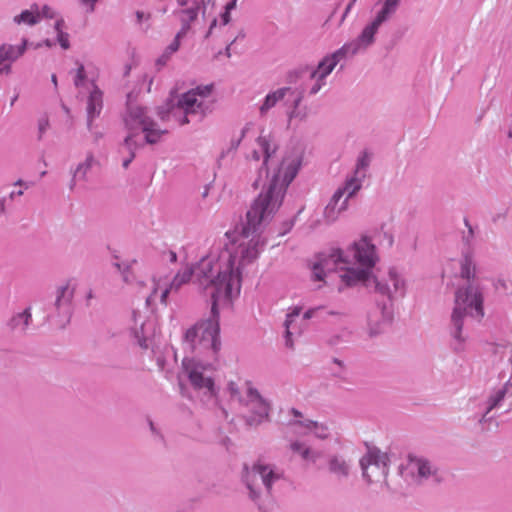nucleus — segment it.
<instances>
[{"label":"nucleus","mask_w":512,"mask_h":512,"mask_svg":"<svg viewBox=\"0 0 512 512\" xmlns=\"http://www.w3.org/2000/svg\"><path fill=\"white\" fill-rule=\"evenodd\" d=\"M279 142L275 135L264 130L255 139L247 160L254 163L259 177L265 174L262 191L246 214L238 238L222 247L213 244L195 267L187 266L168 279L171 292H177L192 276L211 297L210 316L197 322L184 335V344L191 351H199L214 357L220 349L219 312L229 307L241 290L242 273L254 263L266 244L262 235L265 226L278 211L288 186L297 176L303 161V151L294 147L281 157L276 155Z\"/></svg>","instance_id":"f257e3e1"},{"label":"nucleus","mask_w":512,"mask_h":512,"mask_svg":"<svg viewBox=\"0 0 512 512\" xmlns=\"http://www.w3.org/2000/svg\"><path fill=\"white\" fill-rule=\"evenodd\" d=\"M379 261L376 246L368 236H362L346 249L332 248L320 255L312 265L311 279L318 288L325 282L328 273H338L345 287L363 284L373 275L372 269Z\"/></svg>","instance_id":"f03ea898"},{"label":"nucleus","mask_w":512,"mask_h":512,"mask_svg":"<svg viewBox=\"0 0 512 512\" xmlns=\"http://www.w3.org/2000/svg\"><path fill=\"white\" fill-rule=\"evenodd\" d=\"M475 266L469 256L461 260H453L445 265L443 276L459 274L466 281L455 293V303L451 314L449 331L452 337V347L456 352L466 349L468 333L463 329L464 317L480 320L484 316L483 294L478 280L474 276Z\"/></svg>","instance_id":"7ed1b4c3"},{"label":"nucleus","mask_w":512,"mask_h":512,"mask_svg":"<svg viewBox=\"0 0 512 512\" xmlns=\"http://www.w3.org/2000/svg\"><path fill=\"white\" fill-rule=\"evenodd\" d=\"M391 4L392 3L386 2L382 11L371 18L355 39L346 42L339 49L322 58L317 67L312 70L310 74V95L317 94L326 85L327 77L332 73L338 63L360 52L366 51L375 43L376 35L380 27L394 10V5Z\"/></svg>","instance_id":"20e7f679"},{"label":"nucleus","mask_w":512,"mask_h":512,"mask_svg":"<svg viewBox=\"0 0 512 512\" xmlns=\"http://www.w3.org/2000/svg\"><path fill=\"white\" fill-rule=\"evenodd\" d=\"M215 104L212 85L197 86L185 93L172 95L166 104V111H160L162 120L175 119L179 125L190 122V117L203 119L211 113Z\"/></svg>","instance_id":"39448f33"},{"label":"nucleus","mask_w":512,"mask_h":512,"mask_svg":"<svg viewBox=\"0 0 512 512\" xmlns=\"http://www.w3.org/2000/svg\"><path fill=\"white\" fill-rule=\"evenodd\" d=\"M225 392L229 396L231 406L238 407L241 410L248 425H259L268 420L271 404L251 382L239 385L230 381L227 383Z\"/></svg>","instance_id":"423d86ee"},{"label":"nucleus","mask_w":512,"mask_h":512,"mask_svg":"<svg viewBox=\"0 0 512 512\" xmlns=\"http://www.w3.org/2000/svg\"><path fill=\"white\" fill-rule=\"evenodd\" d=\"M284 470L266 459L260 458L251 466L245 465L241 479L249 498L258 503L266 495H272L274 488L284 480Z\"/></svg>","instance_id":"0eeeda50"},{"label":"nucleus","mask_w":512,"mask_h":512,"mask_svg":"<svg viewBox=\"0 0 512 512\" xmlns=\"http://www.w3.org/2000/svg\"><path fill=\"white\" fill-rule=\"evenodd\" d=\"M127 135L126 144H155L160 141L166 130H163L151 118L147 108L128 102L123 117Z\"/></svg>","instance_id":"6e6552de"},{"label":"nucleus","mask_w":512,"mask_h":512,"mask_svg":"<svg viewBox=\"0 0 512 512\" xmlns=\"http://www.w3.org/2000/svg\"><path fill=\"white\" fill-rule=\"evenodd\" d=\"M302 99L303 91L298 88L285 86L272 90L258 103L259 117L266 119L273 109L282 104L286 108L285 113L288 120L292 121L297 117V108Z\"/></svg>","instance_id":"1a4fd4ad"},{"label":"nucleus","mask_w":512,"mask_h":512,"mask_svg":"<svg viewBox=\"0 0 512 512\" xmlns=\"http://www.w3.org/2000/svg\"><path fill=\"white\" fill-rule=\"evenodd\" d=\"M363 285L385 297L390 304L403 299L407 292V280L404 274L396 267H389L382 275H372Z\"/></svg>","instance_id":"9d476101"},{"label":"nucleus","mask_w":512,"mask_h":512,"mask_svg":"<svg viewBox=\"0 0 512 512\" xmlns=\"http://www.w3.org/2000/svg\"><path fill=\"white\" fill-rule=\"evenodd\" d=\"M74 84L85 98L86 112H87V125L88 129H92L93 121L99 117L103 109V92L94 83L86 80L85 69L82 64H79L74 78Z\"/></svg>","instance_id":"9b49d317"},{"label":"nucleus","mask_w":512,"mask_h":512,"mask_svg":"<svg viewBox=\"0 0 512 512\" xmlns=\"http://www.w3.org/2000/svg\"><path fill=\"white\" fill-rule=\"evenodd\" d=\"M283 434L284 437L313 434L316 438L327 439L330 436V429L325 423L312 421L299 410L291 408L287 412L286 422L283 423Z\"/></svg>","instance_id":"f8f14e48"},{"label":"nucleus","mask_w":512,"mask_h":512,"mask_svg":"<svg viewBox=\"0 0 512 512\" xmlns=\"http://www.w3.org/2000/svg\"><path fill=\"white\" fill-rule=\"evenodd\" d=\"M182 366L184 374L195 389L202 391L205 395L216 396L211 364H204L197 358L185 357Z\"/></svg>","instance_id":"ddd939ff"},{"label":"nucleus","mask_w":512,"mask_h":512,"mask_svg":"<svg viewBox=\"0 0 512 512\" xmlns=\"http://www.w3.org/2000/svg\"><path fill=\"white\" fill-rule=\"evenodd\" d=\"M390 458L386 452L371 448L361 458L362 475L368 483H380L386 480L389 472Z\"/></svg>","instance_id":"4468645a"},{"label":"nucleus","mask_w":512,"mask_h":512,"mask_svg":"<svg viewBox=\"0 0 512 512\" xmlns=\"http://www.w3.org/2000/svg\"><path fill=\"white\" fill-rule=\"evenodd\" d=\"M360 190L359 180L346 179L345 182L337 188L330 201L324 209V218L332 223L338 219L341 213L348 208V201Z\"/></svg>","instance_id":"2eb2a0df"},{"label":"nucleus","mask_w":512,"mask_h":512,"mask_svg":"<svg viewBox=\"0 0 512 512\" xmlns=\"http://www.w3.org/2000/svg\"><path fill=\"white\" fill-rule=\"evenodd\" d=\"M322 307L310 308L301 316V308L294 307L286 315L284 321V342L289 349L294 348L295 341L302 335L306 328V321L315 317Z\"/></svg>","instance_id":"dca6fc26"},{"label":"nucleus","mask_w":512,"mask_h":512,"mask_svg":"<svg viewBox=\"0 0 512 512\" xmlns=\"http://www.w3.org/2000/svg\"><path fill=\"white\" fill-rule=\"evenodd\" d=\"M437 473L436 466L427 458L409 455L405 464L400 466V474L405 479L422 482L434 477Z\"/></svg>","instance_id":"f3484780"},{"label":"nucleus","mask_w":512,"mask_h":512,"mask_svg":"<svg viewBox=\"0 0 512 512\" xmlns=\"http://www.w3.org/2000/svg\"><path fill=\"white\" fill-rule=\"evenodd\" d=\"M393 319L392 304L376 303L366 315V332L369 337L382 334Z\"/></svg>","instance_id":"a211bd4d"},{"label":"nucleus","mask_w":512,"mask_h":512,"mask_svg":"<svg viewBox=\"0 0 512 512\" xmlns=\"http://www.w3.org/2000/svg\"><path fill=\"white\" fill-rule=\"evenodd\" d=\"M133 322L132 331L138 344L142 348H149L158 331L156 320L154 318L144 319L140 313L133 312Z\"/></svg>","instance_id":"6ab92c4d"},{"label":"nucleus","mask_w":512,"mask_h":512,"mask_svg":"<svg viewBox=\"0 0 512 512\" xmlns=\"http://www.w3.org/2000/svg\"><path fill=\"white\" fill-rule=\"evenodd\" d=\"M97 163L95 155L92 152H87L84 160L80 161L75 168L71 169L72 177L69 183V189L71 191H75L86 183L92 167Z\"/></svg>","instance_id":"aec40b11"},{"label":"nucleus","mask_w":512,"mask_h":512,"mask_svg":"<svg viewBox=\"0 0 512 512\" xmlns=\"http://www.w3.org/2000/svg\"><path fill=\"white\" fill-rule=\"evenodd\" d=\"M170 292L167 277H154L151 281V291L146 296V306L154 309L158 304L167 305Z\"/></svg>","instance_id":"412c9836"},{"label":"nucleus","mask_w":512,"mask_h":512,"mask_svg":"<svg viewBox=\"0 0 512 512\" xmlns=\"http://www.w3.org/2000/svg\"><path fill=\"white\" fill-rule=\"evenodd\" d=\"M508 385L509 383L507 382L504 386L493 390L489 397L487 398V400L481 404L478 412V421L480 423L488 419H491V417H489V414L494 409H498L502 406V403L508 392Z\"/></svg>","instance_id":"4be33fe9"},{"label":"nucleus","mask_w":512,"mask_h":512,"mask_svg":"<svg viewBox=\"0 0 512 512\" xmlns=\"http://www.w3.org/2000/svg\"><path fill=\"white\" fill-rule=\"evenodd\" d=\"M298 436L299 435H291L290 437H285L289 441V450L306 463L316 464L322 457V452L311 448L304 441L296 439Z\"/></svg>","instance_id":"5701e85b"},{"label":"nucleus","mask_w":512,"mask_h":512,"mask_svg":"<svg viewBox=\"0 0 512 512\" xmlns=\"http://www.w3.org/2000/svg\"><path fill=\"white\" fill-rule=\"evenodd\" d=\"M74 287L70 283H66L57 288L55 308L59 315L68 318L71 314V303L74 296Z\"/></svg>","instance_id":"b1692460"},{"label":"nucleus","mask_w":512,"mask_h":512,"mask_svg":"<svg viewBox=\"0 0 512 512\" xmlns=\"http://www.w3.org/2000/svg\"><path fill=\"white\" fill-rule=\"evenodd\" d=\"M26 43L27 41L24 40L20 45L0 44V66L2 64L13 63L21 57L26 50Z\"/></svg>","instance_id":"393cba45"},{"label":"nucleus","mask_w":512,"mask_h":512,"mask_svg":"<svg viewBox=\"0 0 512 512\" xmlns=\"http://www.w3.org/2000/svg\"><path fill=\"white\" fill-rule=\"evenodd\" d=\"M199 5L182 8L176 12L181 22L179 36H185L191 28V24L197 19L199 13Z\"/></svg>","instance_id":"a878e982"},{"label":"nucleus","mask_w":512,"mask_h":512,"mask_svg":"<svg viewBox=\"0 0 512 512\" xmlns=\"http://www.w3.org/2000/svg\"><path fill=\"white\" fill-rule=\"evenodd\" d=\"M328 469L338 479H344L349 476L351 465L342 456L333 455L328 460Z\"/></svg>","instance_id":"bb28decb"},{"label":"nucleus","mask_w":512,"mask_h":512,"mask_svg":"<svg viewBox=\"0 0 512 512\" xmlns=\"http://www.w3.org/2000/svg\"><path fill=\"white\" fill-rule=\"evenodd\" d=\"M16 25L34 26L40 22L38 14V4L34 3L29 9L23 10L20 14L13 17Z\"/></svg>","instance_id":"cd10ccee"},{"label":"nucleus","mask_w":512,"mask_h":512,"mask_svg":"<svg viewBox=\"0 0 512 512\" xmlns=\"http://www.w3.org/2000/svg\"><path fill=\"white\" fill-rule=\"evenodd\" d=\"M31 321L32 315L30 312V308H27L24 311L15 314L11 318L9 325L13 330L25 332L28 326L30 325Z\"/></svg>","instance_id":"c85d7f7f"},{"label":"nucleus","mask_w":512,"mask_h":512,"mask_svg":"<svg viewBox=\"0 0 512 512\" xmlns=\"http://www.w3.org/2000/svg\"><path fill=\"white\" fill-rule=\"evenodd\" d=\"M369 163H370V159H369L368 155L364 153L363 155H361L358 158L354 173L351 176L347 177L346 179H355L356 178L357 180H359V184L361 187L363 178L365 177V171H366L367 167L369 166Z\"/></svg>","instance_id":"c756f323"},{"label":"nucleus","mask_w":512,"mask_h":512,"mask_svg":"<svg viewBox=\"0 0 512 512\" xmlns=\"http://www.w3.org/2000/svg\"><path fill=\"white\" fill-rule=\"evenodd\" d=\"M142 146H143L142 144H135L134 142L131 145H127L126 144V139H124V141H123V143H122V145L120 147V152L122 154H126L127 155L126 157L123 158V162H122V166L125 169L128 168L129 164L134 159L136 149H138L139 147H142Z\"/></svg>","instance_id":"7c9ffc66"},{"label":"nucleus","mask_w":512,"mask_h":512,"mask_svg":"<svg viewBox=\"0 0 512 512\" xmlns=\"http://www.w3.org/2000/svg\"><path fill=\"white\" fill-rule=\"evenodd\" d=\"M63 24H64L63 19H57V21L55 23V30L57 32V39H58L60 46L63 49H68L70 46L69 37H68L67 33H64L62 31Z\"/></svg>","instance_id":"2f4dec72"},{"label":"nucleus","mask_w":512,"mask_h":512,"mask_svg":"<svg viewBox=\"0 0 512 512\" xmlns=\"http://www.w3.org/2000/svg\"><path fill=\"white\" fill-rule=\"evenodd\" d=\"M238 0H230L224 6V11L220 14L221 25L225 26L231 21V12L236 9Z\"/></svg>","instance_id":"473e14b6"},{"label":"nucleus","mask_w":512,"mask_h":512,"mask_svg":"<svg viewBox=\"0 0 512 512\" xmlns=\"http://www.w3.org/2000/svg\"><path fill=\"white\" fill-rule=\"evenodd\" d=\"M114 267L117 268L118 272L121 274L122 279L126 283H130L132 281V273H131V264L130 263H113Z\"/></svg>","instance_id":"72a5a7b5"},{"label":"nucleus","mask_w":512,"mask_h":512,"mask_svg":"<svg viewBox=\"0 0 512 512\" xmlns=\"http://www.w3.org/2000/svg\"><path fill=\"white\" fill-rule=\"evenodd\" d=\"M38 14L40 17V21L44 18L46 19H54L57 18V12L50 6L44 5L40 7L38 5Z\"/></svg>","instance_id":"f704fd0d"},{"label":"nucleus","mask_w":512,"mask_h":512,"mask_svg":"<svg viewBox=\"0 0 512 512\" xmlns=\"http://www.w3.org/2000/svg\"><path fill=\"white\" fill-rule=\"evenodd\" d=\"M37 127H38V138L42 139L44 134L50 127V122H49L48 116H46V115L41 116L38 119Z\"/></svg>","instance_id":"c9c22d12"},{"label":"nucleus","mask_w":512,"mask_h":512,"mask_svg":"<svg viewBox=\"0 0 512 512\" xmlns=\"http://www.w3.org/2000/svg\"><path fill=\"white\" fill-rule=\"evenodd\" d=\"M386 2L392 3L391 5H394V10L385 20V23L388 22L396 14L397 10L400 7L401 0H379L378 4L380 8L376 11L375 15H378L382 11L383 6H385Z\"/></svg>","instance_id":"e433bc0d"},{"label":"nucleus","mask_w":512,"mask_h":512,"mask_svg":"<svg viewBox=\"0 0 512 512\" xmlns=\"http://www.w3.org/2000/svg\"><path fill=\"white\" fill-rule=\"evenodd\" d=\"M184 36H179V32L176 34L174 40L172 41V43L166 48L165 52L168 53L170 56L175 53L179 47H180V40L183 38Z\"/></svg>","instance_id":"4c0bfd02"},{"label":"nucleus","mask_w":512,"mask_h":512,"mask_svg":"<svg viewBox=\"0 0 512 512\" xmlns=\"http://www.w3.org/2000/svg\"><path fill=\"white\" fill-rule=\"evenodd\" d=\"M135 16L138 24L142 23L143 21H149L151 18L149 13H145L140 10L136 11Z\"/></svg>","instance_id":"58836bf2"},{"label":"nucleus","mask_w":512,"mask_h":512,"mask_svg":"<svg viewBox=\"0 0 512 512\" xmlns=\"http://www.w3.org/2000/svg\"><path fill=\"white\" fill-rule=\"evenodd\" d=\"M81 3L87 7L88 12H93L95 9V4L98 0H80Z\"/></svg>","instance_id":"ea45409f"},{"label":"nucleus","mask_w":512,"mask_h":512,"mask_svg":"<svg viewBox=\"0 0 512 512\" xmlns=\"http://www.w3.org/2000/svg\"><path fill=\"white\" fill-rule=\"evenodd\" d=\"M170 55L166 52H164L156 61L157 66H164L168 60L170 59Z\"/></svg>","instance_id":"a19ab883"},{"label":"nucleus","mask_w":512,"mask_h":512,"mask_svg":"<svg viewBox=\"0 0 512 512\" xmlns=\"http://www.w3.org/2000/svg\"><path fill=\"white\" fill-rule=\"evenodd\" d=\"M356 1H357V0H351V1L349 2V4L347 5V7H346V9H345V11H344V13H343V16H342L341 21H344V20H345V18L347 17V15L349 14V12L351 11V9H352V7L354 6V4L356 3Z\"/></svg>","instance_id":"79ce46f5"},{"label":"nucleus","mask_w":512,"mask_h":512,"mask_svg":"<svg viewBox=\"0 0 512 512\" xmlns=\"http://www.w3.org/2000/svg\"><path fill=\"white\" fill-rule=\"evenodd\" d=\"M383 235H384L385 240L387 241V246L391 247L394 242L393 235L389 232H384Z\"/></svg>","instance_id":"37998d69"},{"label":"nucleus","mask_w":512,"mask_h":512,"mask_svg":"<svg viewBox=\"0 0 512 512\" xmlns=\"http://www.w3.org/2000/svg\"><path fill=\"white\" fill-rule=\"evenodd\" d=\"M11 64H12V63L2 64V65L0 66V75H1L2 73L9 74V73H10Z\"/></svg>","instance_id":"c03bdc74"},{"label":"nucleus","mask_w":512,"mask_h":512,"mask_svg":"<svg viewBox=\"0 0 512 512\" xmlns=\"http://www.w3.org/2000/svg\"><path fill=\"white\" fill-rule=\"evenodd\" d=\"M6 210V199L0 198V215H3Z\"/></svg>","instance_id":"a18cd8bd"},{"label":"nucleus","mask_w":512,"mask_h":512,"mask_svg":"<svg viewBox=\"0 0 512 512\" xmlns=\"http://www.w3.org/2000/svg\"><path fill=\"white\" fill-rule=\"evenodd\" d=\"M217 26V19H213V21L210 24L209 30L206 34V37H209L212 34L213 29Z\"/></svg>","instance_id":"49530a36"},{"label":"nucleus","mask_w":512,"mask_h":512,"mask_svg":"<svg viewBox=\"0 0 512 512\" xmlns=\"http://www.w3.org/2000/svg\"><path fill=\"white\" fill-rule=\"evenodd\" d=\"M167 257H168V260L172 263L176 262L177 261V255L175 252L173 251H169L168 254H167Z\"/></svg>","instance_id":"de8ad7c7"},{"label":"nucleus","mask_w":512,"mask_h":512,"mask_svg":"<svg viewBox=\"0 0 512 512\" xmlns=\"http://www.w3.org/2000/svg\"><path fill=\"white\" fill-rule=\"evenodd\" d=\"M23 195V190H18V191H12L10 194H9V198L10 199H14L16 197H20Z\"/></svg>","instance_id":"09e8293b"},{"label":"nucleus","mask_w":512,"mask_h":512,"mask_svg":"<svg viewBox=\"0 0 512 512\" xmlns=\"http://www.w3.org/2000/svg\"><path fill=\"white\" fill-rule=\"evenodd\" d=\"M178 5L181 7H185L188 4V0H176Z\"/></svg>","instance_id":"8fccbe9b"},{"label":"nucleus","mask_w":512,"mask_h":512,"mask_svg":"<svg viewBox=\"0 0 512 512\" xmlns=\"http://www.w3.org/2000/svg\"><path fill=\"white\" fill-rule=\"evenodd\" d=\"M235 41H236V39H234V40H233V41H232V42L227 46V48H226V55H227L228 57H230V56H231L230 48H231V45H232Z\"/></svg>","instance_id":"3c124183"},{"label":"nucleus","mask_w":512,"mask_h":512,"mask_svg":"<svg viewBox=\"0 0 512 512\" xmlns=\"http://www.w3.org/2000/svg\"><path fill=\"white\" fill-rule=\"evenodd\" d=\"M51 81L54 84V87L57 88L58 83H57V76L55 74L52 75Z\"/></svg>","instance_id":"603ef678"},{"label":"nucleus","mask_w":512,"mask_h":512,"mask_svg":"<svg viewBox=\"0 0 512 512\" xmlns=\"http://www.w3.org/2000/svg\"><path fill=\"white\" fill-rule=\"evenodd\" d=\"M15 185L24 186L25 188H28V185L24 183L22 180L17 181Z\"/></svg>","instance_id":"864d4df0"},{"label":"nucleus","mask_w":512,"mask_h":512,"mask_svg":"<svg viewBox=\"0 0 512 512\" xmlns=\"http://www.w3.org/2000/svg\"><path fill=\"white\" fill-rule=\"evenodd\" d=\"M248 130H249V127H245V128H243V130H242V132H241V133H242V137H244V136H245V134L247 133V131H248Z\"/></svg>","instance_id":"5fc2aeb1"},{"label":"nucleus","mask_w":512,"mask_h":512,"mask_svg":"<svg viewBox=\"0 0 512 512\" xmlns=\"http://www.w3.org/2000/svg\"><path fill=\"white\" fill-rule=\"evenodd\" d=\"M508 138L512 140V128L508 130Z\"/></svg>","instance_id":"6e6d98bb"},{"label":"nucleus","mask_w":512,"mask_h":512,"mask_svg":"<svg viewBox=\"0 0 512 512\" xmlns=\"http://www.w3.org/2000/svg\"><path fill=\"white\" fill-rule=\"evenodd\" d=\"M149 424H150V428H151V430L154 432V431H155V428H154L153 423L150 421V422H149Z\"/></svg>","instance_id":"4d7b16f0"},{"label":"nucleus","mask_w":512,"mask_h":512,"mask_svg":"<svg viewBox=\"0 0 512 512\" xmlns=\"http://www.w3.org/2000/svg\"><path fill=\"white\" fill-rule=\"evenodd\" d=\"M334 362H335L336 364H338L339 366H341V365H342V362H341L340 360L335 359V360H334Z\"/></svg>","instance_id":"13d9d810"},{"label":"nucleus","mask_w":512,"mask_h":512,"mask_svg":"<svg viewBox=\"0 0 512 512\" xmlns=\"http://www.w3.org/2000/svg\"><path fill=\"white\" fill-rule=\"evenodd\" d=\"M330 343H331V344H337V343H338V340H330Z\"/></svg>","instance_id":"bf43d9fd"},{"label":"nucleus","mask_w":512,"mask_h":512,"mask_svg":"<svg viewBox=\"0 0 512 512\" xmlns=\"http://www.w3.org/2000/svg\"><path fill=\"white\" fill-rule=\"evenodd\" d=\"M152 83V79L149 80V86L151 85ZM148 90H150V87L148 88Z\"/></svg>","instance_id":"052dcab7"},{"label":"nucleus","mask_w":512,"mask_h":512,"mask_svg":"<svg viewBox=\"0 0 512 512\" xmlns=\"http://www.w3.org/2000/svg\"><path fill=\"white\" fill-rule=\"evenodd\" d=\"M330 315H336V312H329Z\"/></svg>","instance_id":"680f3d73"},{"label":"nucleus","mask_w":512,"mask_h":512,"mask_svg":"<svg viewBox=\"0 0 512 512\" xmlns=\"http://www.w3.org/2000/svg\"><path fill=\"white\" fill-rule=\"evenodd\" d=\"M201 2L204 4V3H205V0H201Z\"/></svg>","instance_id":"e2e57ef3"}]
</instances>
